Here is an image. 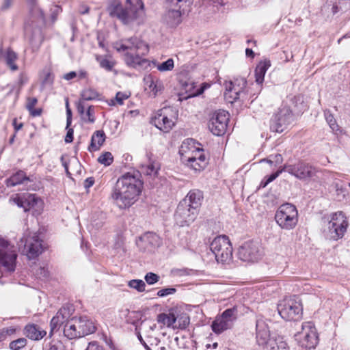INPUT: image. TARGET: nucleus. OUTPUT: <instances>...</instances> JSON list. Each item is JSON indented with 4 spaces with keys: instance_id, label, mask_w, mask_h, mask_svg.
<instances>
[{
    "instance_id": "obj_53",
    "label": "nucleus",
    "mask_w": 350,
    "mask_h": 350,
    "mask_svg": "<svg viewBox=\"0 0 350 350\" xmlns=\"http://www.w3.org/2000/svg\"><path fill=\"white\" fill-rule=\"evenodd\" d=\"M282 172H285V170H283V167L277 170L275 172L271 174L269 176L267 177V180L269 182V183H271L276 178H278Z\"/></svg>"
},
{
    "instance_id": "obj_38",
    "label": "nucleus",
    "mask_w": 350,
    "mask_h": 350,
    "mask_svg": "<svg viewBox=\"0 0 350 350\" xmlns=\"http://www.w3.org/2000/svg\"><path fill=\"white\" fill-rule=\"evenodd\" d=\"M174 67V60L172 58L168 59L161 64H157V68L160 72H167L172 70Z\"/></svg>"
},
{
    "instance_id": "obj_2",
    "label": "nucleus",
    "mask_w": 350,
    "mask_h": 350,
    "mask_svg": "<svg viewBox=\"0 0 350 350\" xmlns=\"http://www.w3.org/2000/svg\"><path fill=\"white\" fill-rule=\"evenodd\" d=\"M123 7L119 0L110 2L107 11L110 16L116 18L126 25H139L145 21L144 4L142 0H126Z\"/></svg>"
},
{
    "instance_id": "obj_48",
    "label": "nucleus",
    "mask_w": 350,
    "mask_h": 350,
    "mask_svg": "<svg viewBox=\"0 0 350 350\" xmlns=\"http://www.w3.org/2000/svg\"><path fill=\"white\" fill-rule=\"evenodd\" d=\"M176 292V289L174 287H167L159 290L157 295L159 297H163L167 295H173Z\"/></svg>"
},
{
    "instance_id": "obj_32",
    "label": "nucleus",
    "mask_w": 350,
    "mask_h": 350,
    "mask_svg": "<svg viewBox=\"0 0 350 350\" xmlns=\"http://www.w3.org/2000/svg\"><path fill=\"white\" fill-rule=\"evenodd\" d=\"M175 319L176 323H174V329H185L190 322L189 317L185 313L175 317Z\"/></svg>"
},
{
    "instance_id": "obj_6",
    "label": "nucleus",
    "mask_w": 350,
    "mask_h": 350,
    "mask_svg": "<svg viewBox=\"0 0 350 350\" xmlns=\"http://www.w3.org/2000/svg\"><path fill=\"white\" fill-rule=\"evenodd\" d=\"M256 341L262 350H288L287 344L281 338L271 336L267 325L263 320L256 321Z\"/></svg>"
},
{
    "instance_id": "obj_27",
    "label": "nucleus",
    "mask_w": 350,
    "mask_h": 350,
    "mask_svg": "<svg viewBox=\"0 0 350 350\" xmlns=\"http://www.w3.org/2000/svg\"><path fill=\"white\" fill-rule=\"evenodd\" d=\"M105 138L106 135L103 131H96L91 137V143L88 146V150L90 152L98 150L105 141Z\"/></svg>"
},
{
    "instance_id": "obj_30",
    "label": "nucleus",
    "mask_w": 350,
    "mask_h": 350,
    "mask_svg": "<svg viewBox=\"0 0 350 350\" xmlns=\"http://www.w3.org/2000/svg\"><path fill=\"white\" fill-rule=\"evenodd\" d=\"M25 331L27 337L34 340L42 338L46 334L45 331L41 330L38 325L34 324L26 325Z\"/></svg>"
},
{
    "instance_id": "obj_4",
    "label": "nucleus",
    "mask_w": 350,
    "mask_h": 350,
    "mask_svg": "<svg viewBox=\"0 0 350 350\" xmlns=\"http://www.w3.org/2000/svg\"><path fill=\"white\" fill-rule=\"evenodd\" d=\"M116 49L118 52H124V62L130 67L137 69L149 65L148 61L143 57L148 53V46L137 37L128 39L120 46H116Z\"/></svg>"
},
{
    "instance_id": "obj_13",
    "label": "nucleus",
    "mask_w": 350,
    "mask_h": 350,
    "mask_svg": "<svg viewBox=\"0 0 350 350\" xmlns=\"http://www.w3.org/2000/svg\"><path fill=\"white\" fill-rule=\"evenodd\" d=\"M177 116V111L172 107H163L156 112L151 123L159 130L168 133L174 126Z\"/></svg>"
},
{
    "instance_id": "obj_5",
    "label": "nucleus",
    "mask_w": 350,
    "mask_h": 350,
    "mask_svg": "<svg viewBox=\"0 0 350 350\" xmlns=\"http://www.w3.org/2000/svg\"><path fill=\"white\" fill-rule=\"evenodd\" d=\"M95 330L94 323L88 317H75L65 324L64 334L68 339H75L92 334Z\"/></svg>"
},
{
    "instance_id": "obj_14",
    "label": "nucleus",
    "mask_w": 350,
    "mask_h": 350,
    "mask_svg": "<svg viewBox=\"0 0 350 350\" xmlns=\"http://www.w3.org/2000/svg\"><path fill=\"white\" fill-rule=\"evenodd\" d=\"M295 338L301 347L308 349L315 348L319 342L317 329L310 321L301 324V329L295 334Z\"/></svg>"
},
{
    "instance_id": "obj_19",
    "label": "nucleus",
    "mask_w": 350,
    "mask_h": 350,
    "mask_svg": "<svg viewBox=\"0 0 350 350\" xmlns=\"http://www.w3.org/2000/svg\"><path fill=\"white\" fill-rule=\"evenodd\" d=\"M237 318V309L235 307L225 310L221 315L213 321L211 328L213 332L219 334L231 329Z\"/></svg>"
},
{
    "instance_id": "obj_20",
    "label": "nucleus",
    "mask_w": 350,
    "mask_h": 350,
    "mask_svg": "<svg viewBox=\"0 0 350 350\" xmlns=\"http://www.w3.org/2000/svg\"><path fill=\"white\" fill-rule=\"evenodd\" d=\"M239 258L244 262H257L262 256V252L258 242L249 241L245 242L238 250Z\"/></svg>"
},
{
    "instance_id": "obj_33",
    "label": "nucleus",
    "mask_w": 350,
    "mask_h": 350,
    "mask_svg": "<svg viewBox=\"0 0 350 350\" xmlns=\"http://www.w3.org/2000/svg\"><path fill=\"white\" fill-rule=\"evenodd\" d=\"M16 59L17 55L16 53L10 49H8L5 55V63L7 66H9V68L13 71L18 70V66L14 63Z\"/></svg>"
},
{
    "instance_id": "obj_8",
    "label": "nucleus",
    "mask_w": 350,
    "mask_h": 350,
    "mask_svg": "<svg viewBox=\"0 0 350 350\" xmlns=\"http://www.w3.org/2000/svg\"><path fill=\"white\" fill-rule=\"evenodd\" d=\"M196 142L193 139H187L182 143L179 148V154L181 157V160L187 162V165L195 171H200L203 170L208 164V161L205 154L202 152L203 150L200 148H196V154L198 157H187L189 153V146H192L194 148Z\"/></svg>"
},
{
    "instance_id": "obj_63",
    "label": "nucleus",
    "mask_w": 350,
    "mask_h": 350,
    "mask_svg": "<svg viewBox=\"0 0 350 350\" xmlns=\"http://www.w3.org/2000/svg\"><path fill=\"white\" fill-rule=\"evenodd\" d=\"M12 124L14 126V130H15V133L18 132L23 126V123H19V124L17 123L16 118H14L13 120Z\"/></svg>"
},
{
    "instance_id": "obj_59",
    "label": "nucleus",
    "mask_w": 350,
    "mask_h": 350,
    "mask_svg": "<svg viewBox=\"0 0 350 350\" xmlns=\"http://www.w3.org/2000/svg\"><path fill=\"white\" fill-rule=\"evenodd\" d=\"M94 183V179L93 177H89L85 180L84 182V187L85 189H89L91 187Z\"/></svg>"
},
{
    "instance_id": "obj_45",
    "label": "nucleus",
    "mask_w": 350,
    "mask_h": 350,
    "mask_svg": "<svg viewBox=\"0 0 350 350\" xmlns=\"http://www.w3.org/2000/svg\"><path fill=\"white\" fill-rule=\"evenodd\" d=\"M159 275L152 272L147 273L144 277L146 282L150 285L157 283L159 280Z\"/></svg>"
},
{
    "instance_id": "obj_56",
    "label": "nucleus",
    "mask_w": 350,
    "mask_h": 350,
    "mask_svg": "<svg viewBox=\"0 0 350 350\" xmlns=\"http://www.w3.org/2000/svg\"><path fill=\"white\" fill-rule=\"evenodd\" d=\"M68 131L65 137V142L66 143H71L73 141V133L74 131L72 129L69 127L67 129Z\"/></svg>"
},
{
    "instance_id": "obj_24",
    "label": "nucleus",
    "mask_w": 350,
    "mask_h": 350,
    "mask_svg": "<svg viewBox=\"0 0 350 350\" xmlns=\"http://www.w3.org/2000/svg\"><path fill=\"white\" fill-rule=\"evenodd\" d=\"M182 12L180 9L171 8L163 15V21L168 26L174 27L178 25L181 21Z\"/></svg>"
},
{
    "instance_id": "obj_35",
    "label": "nucleus",
    "mask_w": 350,
    "mask_h": 350,
    "mask_svg": "<svg viewBox=\"0 0 350 350\" xmlns=\"http://www.w3.org/2000/svg\"><path fill=\"white\" fill-rule=\"evenodd\" d=\"M24 200L25 201L26 206L28 207V211L41 203L40 198H39L36 194H24Z\"/></svg>"
},
{
    "instance_id": "obj_49",
    "label": "nucleus",
    "mask_w": 350,
    "mask_h": 350,
    "mask_svg": "<svg viewBox=\"0 0 350 350\" xmlns=\"http://www.w3.org/2000/svg\"><path fill=\"white\" fill-rule=\"evenodd\" d=\"M36 274L40 278L46 279L49 277V271L46 267H40L37 269Z\"/></svg>"
},
{
    "instance_id": "obj_34",
    "label": "nucleus",
    "mask_w": 350,
    "mask_h": 350,
    "mask_svg": "<svg viewBox=\"0 0 350 350\" xmlns=\"http://www.w3.org/2000/svg\"><path fill=\"white\" fill-rule=\"evenodd\" d=\"M99 94L97 91L92 88L83 90L80 94V99L84 101L98 99Z\"/></svg>"
},
{
    "instance_id": "obj_44",
    "label": "nucleus",
    "mask_w": 350,
    "mask_h": 350,
    "mask_svg": "<svg viewBox=\"0 0 350 350\" xmlns=\"http://www.w3.org/2000/svg\"><path fill=\"white\" fill-rule=\"evenodd\" d=\"M83 118L85 122L94 123L95 122L94 117V106H88L85 114L83 115Z\"/></svg>"
},
{
    "instance_id": "obj_37",
    "label": "nucleus",
    "mask_w": 350,
    "mask_h": 350,
    "mask_svg": "<svg viewBox=\"0 0 350 350\" xmlns=\"http://www.w3.org/2000/svg\"><path fill=\"white\" fill-rule=\"evenodd\" d=\"M157 239L158 237L155 234L151 232L144 234L139 239L140 241L148 243L151 247L155 245V243L157 241Z\"/></svg>"
},
{
    "instance_id": "obj_42",
    "label": "nucleus",
    "mask_w": 350,
    "mask_h": 350,
    "mask_svg": "<svg viewBox=\"0 0 350 350\" xmlns=\"http://www.w3.org/2000/svg\"><path fill=\"white\" fill-rule=\"evenodd\" d=\"M27 345V340L25 338H18L10 343V348L12 350H20Z\"/></svg>"
},
{
    "instance_id": "obj_9",
    "label": "nucleus",
    "mask_w": 350,
    "mask_h": 350,
    "mask_svg": "<svg viewBox=\"0 0 350 350\" xmlns=\"http://www.w3.org/2000/svg\"><path fill=\"white\" fill-rule=\"evenodd\" d=\"M275 219L282 229L293 230L298 223V211L296 206L290 203L280 205L275 213Z\"/></svg>"
},
{
    "instance_id": "obj_21",
    "label": "nucleus",
    "mask_w": 350,
    "mask_h": 350,
    "mask_svg": "<svg viewBox=\"0 0 350 350\" xmlns=\"http://www.w3.org/2000/svg\"><path fill=\"white\" fill-rule=\"evenodd\" d=\"M228 120L229 113L228 111H217L213 114L208 122V129L215 135H223L226 131Z\"/></svg>"
},
{
    "instance_id": "obj_23",
    "label": "nucleus",
    "mask_w": 350,
    "mask_h": 350,
    "mask_svg": "<svg viewBox=\"0 0 350 350\" xmlns=\"http://www.w3.org/2000/svg\"><path fill=\"white\" fill-rule=\"evenodd\" d=\"M71 312L68 308L62 307L61 308L55 316L53 317L51 321L50 327V335H52L55 332L59 330L60 327L63 324H66L68 321L71 318Z\"/></svg>"
},
{
    "instance_id": "obj_60",
    "label": "nucleus",
    "mask_w": 350,
    "mask_h": 350,
    "mask_svg": "<svg viewBox=\"0 0 350 350\" xmlns=\"http://www.w3.org/2000/svg\"><path fill=\"white\" fill-rule=\"evenodd\" d=\"M42 109L39 108L35 109L34 107L32 108V109L29 110L30 115L33 117L40 116L42 114Z\"/></svg>"
},
{
    "instance_id": "obj_18",
    "label": "nucleus",
    "mask_w": 350,
    "mask_h": 350,
    "mask_svg": "<svg viewBox=\"0 0 350 350\" xmlns=\"http://www.w3.org/2000/svg\"><path fill=\"white\" fill-rule=\"evenodd\" d=\"M349 223L342 211L333 213L327 224V233L330 239L338 240L343 237Z\"/></svg>"
},
{
    "instance_id": "obj_39",
    "label": "nucleus",
    "mask_w": 350,
    "mask_h": 350,
    "mask_svg": "<svg viewBox=\"0 0 350 350\" xmlns=\"http://www.w3.org/2000/svg\"><path fill=\"white\" fill-rule=\"evenodd\" d=\"M128 285L138 292L145 291L146 284L142 280H131L129 282Z\"/></svg>"
},
{
    "instance_id": "obj_61",
    "label": "nucleus",
    "mask_w": 350,
    "mask_h": 350,
    "mask_svg": "<svg viewBox=\"0 0 350 350\" xmlns=\"http://www.w3.org/2000/svg\"><path fill=\"white\" fill-rule=\"evenodd\" d=\"M271 158L273 159V160L274 161V163L276 165L277 164H280L282 162V161H283L282 157L280 154H276L275 155H271Z\"/></svg>"
},
{
    "instance_id": "obj_29",
    "label": "nucleus",
    "mask_w": 350,
    "mask_h": 350,
    "mask_svg": "<svg viewBox=\"0 0 350 350\" xmlns=\"http://www.w3.org/2000/svg\"><path fill=\"white\" fill-rule=\"evenodd\" d=\"M202 198V192L199 190H191L183 200L187 201L189 206L198 211Z\"/></svg>"
},
{
    "instance_id": "obj_26",
    "label": "nucleus",
    "mask_w": 350,
    "mask_h": 350,
    "mask_svg": "<svg viewBox=\"0 0 350 350\" xmlns=\"http://www.w3.org/2000/svg\"><path fill=\"white\" fill-rule=\"evenodd\" d=\"M144 81L146 86L148 88L154 96H156L159 92H161L164 88L163 82L160 79L153 77L152 75L146 76Z\"/></svg>"
},
{
    "instance_id": "obj_22",
    "label": "nucleus",
    "mask_w": 350,
    "mask_h": 350,
    "mask_svg": "<svg viewBox=\"0 0 350 350\" xmlns=\"http://www.w3.org/2000/svg\"><path fill=\"white\" fill-rule=\"evenodd\" d=\"M186 200L180 201L174 214L177 224L181 226L193 222L198 215V211L189 206Z\"/></svg>"
},
{
    "instance_id": "obj_12",
    "label": "nucleus",
    "mask_w": 350,
    "mask_h": 350,
    "mask_svg": "<svg viewBox=\"0 0 350 350\" xmlns=\"http://www.w3.org/2000/svg\"><path fill=\"white\" fill-rule=\"evenodd\" d=\"M210 250L218 262L224 263L230 260L232 256V247L226 235L215 237L210 244Z\"/></svg>"
},
{
    "instance_id": "obj_64",
    "label": "nucleus",
    "mask_w": 350,
    "mask_h": 350,
    "mask_svg": "<svg viewBox=\"0 0 350 350\" xmlns=\"http://www.w3.org/2000/svg\"><path fill=\"white\" fill-rule=\"evenodd\" d=\"M137 337H138V339L140 341V342L144 345V347H145V349L146 350H152L150 346L148 345V344L146 342V341L143 339V338L142 337V336L140 335V334H138L137 335Z\"/></svg>"
},
{
    "instance_id": "obj_17",
    "label": "nucleus",
    "mask_w": 350,
    "mask_h": 350,
    "mask_svg": "<svg viewBox=\"0 0 350 350\" xmlns=\"http://www.w3.org/2000/svg\"><path fill=\"white\" fill-rule=\"evenodd\" d=\"M283 170L301 180H307L317 176L318 170L304 161H299L293 164H286Z\"/></svg>"
},
{
    "instance_id": "obj_50",
    "label": "nucleus",
    "mask_w": 350,
    "mask_h": 350,
    "mask_svg": "<svg viewBox=\"0 0 350 350\" xmlns=\"http://www.w3.org/2000/svg\"><path fill=\"white\" fill-rule=\"evenodd\" d=\"M38 103V99L36 97H28L27 98L26 109L29 111L32 109Z\"/></svg>"
},
{
    "instance_id": "obj_36",
    "label": "nucleus",
    "mask_w": 350,
    "mask_h": 350,
    "mask_svg": "<svg viewBox=\"0 0 350 350\" xmlns=\"http://www.w3.org/2000/svg\"><path fill=\"white\" fill-rule=\"evenodd\" d=\"M159 167L154 163H150L142 167V172L147 176L154 178L158 174Z\"/></svg>"
},
{
    "instance_id": "obj_58",
    "label": "nucleus",
    "mask_w": 350,
    "mask_h": 350,
    "mask_svg": "<svg viewBox=\"0 0 350 350\" xmlns=\"http://www.w3.org/2000/svg\"><path fill=\"white\" fill-rule=\"evenodd\" d=\"M15 332H16V329L14 327H11L3 329L1 333H3L4 340H5L6 335H12V334H14Z\"/></svg>"
},
{
    "instance_id": "obj_55",
    "label": "nucleus",
    "mask_w": 350,
    "mask_h": 350,
    "mask_svg": "<svg viewBox=\"0 0 350 350\" xmlns=\"http://www.w3.org/2000/svg\"><path fill=\"white\" fill-rule=\"evenodd\" d=\"M85 350H104V349L102 346L98 345L96 342H91Z\"/></svg>"
},
{
    "instance_id": "obj_28",
    "label": "nucleus",
    "mask_w": 350,
    "mask_h": 350,
    "mask_svg": "<svg viewBox=\"0 0 350 350\" xmlns=\"http://www.w3.org/2000/svg\"><path fill=\"white\" fill-rule=\"evenodd\" d=\"M31 181L30 178L26 176V174L23 170H19L9 178L6 179L5 184L7 187H14L20 184H23L25 181Z\"/></svg>"
},
{
    "instance_id": "obj_51",
    "label": "nucleus",
    "mask_w": 350,
    "mask_h": 350,
    "mask_svg": "<svg viewBox=\"0 0 350 350\" xmlns=\"http://www.w3.org/2000/svg\"><path fill=\"white\" fill-rule=\"evenodd\" d=\"M66 116H67L66 129H68L70 126L71 122H72V111H71V109L69 108L68 100H66Z\"/></svg>"
},
{
    "instance_id": "obj_43",
    "label": "nucleus",
    "mask_w": 350,
    "mask_h": 350,
    "mask_svg": "<svg viewBox=\"0 0 350 350\" xmlns=\"http://www.w3.org/2000/svg\"><path fill=\"white\" fill-rule=\"evenodd\" d=\"M10 202H12L18 207L23 208L25 212L28 211V207L26 206L25 201L24 200V195L23 196L17 195L16 197L10 198Z\"/></svg>"
},
{
    "instance_id": "obj_16",
    "label": "nucleus",
    "mask_w": 350,
    "mask_h": 350,
    "mask_svg": "<svg viewBox=\"0 0 350 350\" xmlns=\"http://www.w3.org/2000/svg\"><path fill=\"white\" fill-rule=\"evenodd\" d=\"M293 121V114L289 107L282 105L270 120V129L273 132L282 133Z\"/></svg>"
},
{
    "instance_id": "obj_41",
    "label": "nucleus",
    "mask_w": 350,
    "mask_h": 350,
    "mask_svg": "<svg viewBox=\"0 0 350 350\" xmlns=\"http://www.w3.org/2000/svg\"><path fill=\"white\" fill-rule=\"evenodd\" d=\"M113 161V157L109 152L103 153L98 158V163L103 164L105 166L109 165Z\"/></svg>"
},
{
    "instance_id": "obj_54",
    "label": "nucleus",
    "mask_w": 350,
    "mask_h": 350,
    "mask_svg": "<svg viewBox=\"0 0 350 350\" xmlns=\"http://www.w3.org/2000/svg\"><path fill=\"white\" fill-rule=\"evenodd\" d=\"M129 96L126 94L122 92H118L116 96V100L119 105L123 104V100L128 98Z\"/></svg>"
},
{
    "instance_id": "obj_40",
    "label": "nucleus",
    "mask_w": 350,
    "mask_h": 350,
    "mask_svg": "<svg viewBox=\"0 0 350 350\" xmlns=\"http://www.w3.org/2000/svg\"><path fill=\"white\" fill-rule=\"evenodd\" d=\"M325 117L327 122L329 125V127L333 131H338L339 130V126L336 123V120L334 116L329 111L325 112Z\"/></svg>"
},
{
    "instance_id": "obj_62",
    "label": "nucleus",
    "mask_w": 350,
    "mask_h": 350,
    "mask_svg": "<svg viewBox=\"0 0 350 350\" xmlns=\"http://www.w3.org/2000/svg\"><path fill=\"white\" fill-rule=\"evenodd\" d=\"M77 72L75 71H71L70 72H68L65 74L63 77V78L67 81L71 80L77 77Z\"/></svg>"
},
{
    "instance_id": "obj_10",
    "label": "nucleus",
    "mask_w": 350,
    "mask_h": 350,
    "mask_svg": "<svg viewBox=\"0 0 350 350\" xmlns=\"http://www.w3.org/2000/svg\"><path fill=\"white\" fill-rule=\"evenodd\" d=\"M22 245H23V252L29 260L37 258L45 249L43 241L39 235L32 232H25L21 238L19 247Z\"/></svg>"
},
{
    "instance_id": "obj_47",
    "label": "nucleus",
    "mask_w": 350,
    "mask_h": 350,
    "mask_svg": "<svg viewBox=\"0 0 350 350\" xmlns=\"http://www.w3.org/2000/svg\"><path fill=\"white\" fill-rule=\"evenodd\" d=\"M100 66L107 71H111L114 66V62L107 59L104 58L100 60L99 62Z\"/></svg>"
},
{
    "instance_id": "obj_3",
    "label": "nucleus",
    "mask_w": 350,
    "mask_h": 350,
    "mask_svg": "<svg viewBox=\"0 0 350 350\" xmlns=\"http://www.w3.org/2000/svg\"><path fill=\"white\" fill-rule=\"evenodd\" d=\"M28 5L30 18L25 25V34L34 53L39 50L44 39L42 27L45 24V17L36 0H28Z\"/></svg>"
},
{
    "instance_id": "obj_7",
    "label": "nucleus",
    "mask_w": 350,
    "mask_h": 350,
    "mask_svg": "<svg viewBox=\"0 0 350 350\" xmlns=\"http://www.w3.org/2000/svg\"><path fill=\"white\" fill-rule=\"evenodd\" d=\"M250 88H247V80L245 77H237L226 84L224 98L228 103H233L237 100H246L249 95L254 96Z\"/></svg>"
},
{
    "instance_id": "obj_46",
    "label": "nucleus",
    "mask_w": 350,
    "mask_h": 350,
    "mask_svg": "<svg viewBox=\"0 0 350 350\" xmlns=\"http://www.w3.org/2000/svg\"><path fill=\"white\" fill-rule=\"evenodd\" d=\"M167 2L169 3L171 8H176L178 9H181L184 4L188 3L190 4L189 0H167Z\"/></svg>"
},
{
    "instance_id": "obj_15",
    "label": "nucleus",
    "mask_w": 350,
    "mask_h": 350,
    "mask_svg": "<svg viewBox=\"0 0 350 350\" xmlns=\"http://www.w3.org/2000/svg\"><path fill=\"white\" fill-rule=\"evenodd\" d=\"M278 311L285 321H295L301 316L302 306L296 298H285L278 304Z\"/></svg>"
},
{
    "instance_id": "obj_57",
    "label": "nucleus",
    "mask_w": 350,
    "mask_h": 350,
    "mask_svg": "<svg viewBox=\"0 0 350 350\" xmlns=\"http://www.w3.org/2000/svg\"><path fill=\"white\" fill-rule=\"evenodd\" d=\"M52 11V18L55 20L56 16L62 12V8L58 5H54L51 9Z\"/></svg>"
},
{
    "instance_id": "obj_25",
    "label": "nucleus",
    "mask_w": 350,
    "mask_h": 350,
    "mask_svg": "<svg viewBox=\"0 0 350 350\" xmlns=\"http://www.w3.org/2000/svg\"><path fill=\"white\" fill-rule=\"evenodd\" d=\"M271 63L269 60L261 61L256 66L255 69V81L258 87V90L260 92L262 90V85L264 81V78L266 72L270 67Z\"/></svg>"
},
{
    "instance_id": "obj_52",
    "label": "nucleus",
    "mask_w": 350,
    "mask_h": 350,
    "mask_svg": "<svg viewBox=\"0 0 350 350\" xmlns=\"http://www.w3.org/2000/svg\"><path fill=\"white\" fill-rule=\"evenodd\" d=\"M85 102V101H84L81 99H79V100L77 103V109L78 113L81 116H83L85 114V108H86Z\"/></svg>"
},
{
    "instance_id": "obj_11",
    "label": "nucleus",
    "mask_w": 350,
    "mask_h": 350,
    "mask_svg": "<svg viewBox=\"0 0 350 350\" xmlns=\"http://www.w3.org/2000/svg\"><path fill=\"white\" fill-rule=\"evenodd\" d=\"M17 252L13 245L0 237V271L12 273L16 266Z\"/></svg>"
},
{
    "instance_id": "obj_31",
    "label": "nucleus",
    "mask_w": 350,
    "mask_h": 350,
    "mask_svg": "<svg viewBox=\"0 0 350 350\" xmlns=\"http://www.w3.org/2000/svg\"><path fill=\"white\" fill-rule=\"evenodd\" d=\"M157 322L163 325L174 329V323H176L175 315L173 313H161L157 316Z\"/></svg>"
},
{
    "instance_id": "obj_1",
    "label": "nucleus",
    "mask_w": 350,
    "mask_h": 350,
    "mask_svg": "<svg viewBox=\"0 0 350 350\" xmlns=\"http://www.w3.org/2000/svg\"><path fill=\"white\" fill-rule=\"evenodd\" d=\"M142 187L139 171L125 173L118 179L112 198L120 208H129L137 201Z\"/></svg>"
}]
</instances>
